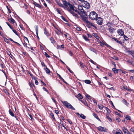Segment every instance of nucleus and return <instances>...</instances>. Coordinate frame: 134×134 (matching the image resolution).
<instances>
[{
    "mask_svg": "<svg viewBox=\"0 0 134 134\" xmlns=\"http://www.w3.org/2000/svg\"><path fill=\"white\" fill-rule=\"evenodd\" d=\"M105 45L106 46H107V47H108L110 49H111V46H110L109 45H108V44H107L106 43V44H105Z\"/></svg>",
    "mask_w": 134,
    "mask_h": 134,
    "instance_id": "nucleus-55",
    "label": "nucleus"
},
{
    "mask_svg": "<svg viewBox=\"0 0 134 134\" xmlns=\"http://www.w3.org/2000/svg\"><path fill=\"white\" fill-rule=\"evenodd\" d=\"M98 107L100 109L102 110L103 108H105V107L104 106L102 105H99L98 104Z\"/></svg>",
    "mask_w": 134,
    "mask_h": 134,
    "instance_id": "nucleus-24",
    "label": "nucleus"
},
{
    "mask_svg": "<svg viewBox=\"0 0 134 134\" xmlns=\"http://www.w3.org/2000/svg\"><path fill=\"white\" fill-rule=\"evenodd\" d=\"M92 35H93L97 40L99 39V37L97 34L96 33H93L92 34Z\"/></svg>",
    "mask_w": 134,
    "mask_h": 134,
    "instance_id": "nucleus-23",
    "label": "nucleus"
},
{
    "mask_svg": "<svg viewBox=\"0 0 134 134\" xmlns=\"http://www.w3.org/2000/svg\"><path fill=\"white\" fill-rule=\"evenodd\" d=\"M108 74L109 76L110 77H111L113 75L112 74L109 72H108Z\"/></svg>",
    "mask_w": 134,
    "mask_h": 134,
    "instance_id": "nucleus-50",
    "label": "nucleus"
},
{
    "mask_svg": "<svg viewBox=\"0 0 134 134\" xmlns=\"http://www.w3.org/2000/svg\"><path fill=\"white\" fill-rule=\"evenodd\" d=\"M62 19L65 22H67V20L63 16H61Z\"/></svg>",
    "mask_w": 134,
    "mask_h": 134,
    "instance_id": "nucleus-54",
    "label": "nucleus"
},
{
    "mask_svg": "<svg viewBox=\"0 0 134 134\" xmlns=\"http://www.w3.org/2000/svg\"><path fill=\"white\" fill-rule=\"evenodd\" d=\"M106 118H107L108 119V120L110 121V120H111V118H110L109 116H108L107 115H106Z\"/></svg>",
    "mask_w": 134,
    "mask_h": 134,
    "instance_id": "nucleus-59",
    "label": "nucleus"
},
{
    "mask_svg": "<svg viewBox=\"0 0 134 134\" xmlns=\"http://www.w3.org/2000/svg\"><path fill=\"white\" fill-rule=\"evenodd\" d=\"M111 58L113 59H114L117 60H118L119 59L118 58L114 56V57H112Z\"/></svg>",
    "mask_w": 134,
    "mask_h": 134,
    "instance_id": "nucleus-48",
    "label": "nucleus"
},
{
    "mask_svg": "<svg viewBox=\"0 0 134 134\" xmlns=\"http://www.w3.org/2000/svg\"><path fill=\"white\" fill-rule=\"evenodd\" d=\"M77 96L80 99H82L83 98V97L81 95V94L80 93H79L77 94Z\"/></svg>",
    "mask_w": 134,
    "mask_h": 134,
    "instance_id": "nucleus-43",
    "label": "nucleus"
},
{
    "mask_svg": "<svg viewBox=\"0 0 134 134\" xmlns=\"http://www.w3.org/2000/svg\"><path fill=\"white\" fill-rule=\"evenodd\" d=\"M80 115V117L83 119H85L86 118V116L82 114H81Z\"/></svg>",
    "mask_w": 134,
    "mask_h": 134,
    "instance_id": "nucleus-30",
    "label": "nucleus"
},
{
    "mask_svg": "<svg viewBox=\"0 0 134 134\" xmlns=\"http://www.w3.org/2000/svg\"><path fill=\"white\" fill-rule=\"evenodd\" d=\"M80 66L82 68H83L85 66L84 65H83V63L81 62H80Z\"/></svg>",
    "mask_w": 134,
    "mask_h": 134,
    "instance_id": "nucleus-40",
    "label": "nucleus"
},
{
    "mask_svg": "<svg viewBox=\"0 0 134 134\" xmlns=\"http://www.w3.org/2000/svg\"><path fill=\"white\" fill-rule=\"evenodd\" d=\"M130 132H132L133 133H134V127H131L130 129Z\"/></svg>",
    "mask_w": 134,
    "mask_h": 134,
    "instance_id": "nucleus-45",
    "label": "nucleus"
},
{
    "mask_svg": "<svg viewBox=\"0 0 134 134\" xmlns=\"http://www.w3.org/2000/svg\"><path fill=\"white\" fill-rule=\"evenodd\" d=\"M89 49L91 51H92L93 52H94L95 53H97V51L93 47H90L89 48Z\"/></svg>",
    "mask_w": 134,
    "mask_h": 134,
    "instance_id": "nucleus-18",
    "label": "nucleus"
},
{
    "mask_svg": "<svg viewBox=\"0 0 134 134\" xmlns=\"http://www.w3.org/2000/svg\"><path fill=\"white\" fill-rule=\"evenodd\" d=\"M61 102L63 103V104L67 108L71 109L73 110H75V108L67 101H61Z\"/></svg>",
    "mask_w": 134,
    "mask_h": 134,
    "instance_id": "nucleus-3",
    "label": "nucleus"
},
{
    "mask_svg": "<svg viewBox=\"0 0 134 134\" xmlns=\"http://www.w3.org/2000/svg\"><path fill=\"white\" fill-rule=\"evenodd\" d=\"M93 116L97 119L99 121H100V120L99 118L97 115L94 113H93Z\"/></svg>",
    "mask_w": 134,
    "mask_h": 134,
    "instance_id": "nucleus-15",
    "label": "nucleus"
},
{
    "mask_svg": "<svg viewBox=\"0 0 134 134\" xmlns=\"http://www.w3.org/2000/svg\"><path fill=\"white\" fill-rule=\"evenodd\" d=\"M75 7L73 5V9L71 10L73 11H74L75 12L78 13L79 15H80V12L78 10L77 8H75Z\"/></svg>",
    "mask_w": 134,
    "mask_h": 134,
    "instance_id": "nucleus-14",
    "label": "nucleus"
},
{
    "mask_svg": "<svg viewBox=\"0 0 134 134\" xmlns=\"http://www.w3.org/2000/svg\"><path fill=\"white\" fill-rule=\"evenodd\" d=\"M64 47V44H63L60 45H57V48L58 49H60L62 50L63 49Z\"/></svg>",
    "mask_w": 134,
    "mask_h": 134,
    "instance_id": "nucleus-11",
    "label": "nucleus"
},
{
    "mask_svg": "<svg viewBox=\"0 0 134 134\" xmlns=\"http://www.w3.org/2000/svg\"><path fill=\"white\" fill-rule=\"evenodd\" d=\"M125 40L126 41H128L129 38H128L125 35H124L123 36Z\"/></svg>",
    "mask_w": 134,
    "mask_h": 134,
    "instance_id": "nucleus-31",
    "label": "nucleus"
},
{
    "mask_svg": "<svg viewBox=\"0 0 134 134\" xmlns=\"http://www.w3.org/2000/svg\"><path fill=\"white\" fill-rule=\"evenodd\" d=\"M44 34L47 36H50V35L46 29H44Z\"/></svg>",
    "mask_w": 134,
    "mask_h": 134,
    "instance_id": "nucleus-17",
    "label": "nucleus"
},
{
    "mask_svg": "<svg viewBox=\"0 0 134 134\" xmlns=\"http://www.w3.org/2000/svg\"><path fill=\"white\" fill-rule=\"evenodd\" d=\"M108 29L111 34H113L114 31L115 29L114 28L110 27L108 28Z\"/></svg>",
    "mask_w": 134,
    "mask_h": 134,
    "instance_id": "nucleus-13",
    "label": "nucleus"
},
{
    "mask_svg": "<svg viewBox=\"0 0 134 134\" xmlns=\"http://www.w3.org/2000/svg\"><path fill=\"white\" fill-rule=\"evenodd\" d=\"M13 32L17 35H18V34L17 32L15 30H13Z\"/></svg>",
    "mask_w": 134,
    "mask_h": 134,
    "instance_id": "nucleus-49",
    "label": "nucleus"
},
{
    "mask_svg": "<svg viewBox=\"0 0 134 134\" xmlns=\"http://www.w3.org/2000/svg\"><path fill=\"white\" fill-rule=\"evenodd\" d=\"M112 63L113 64V65H114V68H116V65L115 64V63L114 62H113Z\"/></svg>",
    "mask_w": 134,
    "mask_h": 134,
    "instance_id": "nucleus-58",
    "label": "nucleus"
},
{
    "mask_svg": "<svg viewBox=\"0 0 134 134\" xmlns=\"http://www.w3.org/2000/svg\"><path fill=\"white\" fill-rule=\"evenodd\" d=\"M33 4L35 5V6H36V7H38L40 9H41L42 8V7L41 5L37 3L36 2H34Z\"/></svg>",
    "mask_w": 134,
    "mask_h": 134,
    "instance_id": "nucleus-12",
    "label": "nucleus"
},
{
    "mask_svg": "<svg viewBox=\"0 0 134 134\" xmlns=\"http://www.w3.org/2000/svg\"><path fill=\"white\" fill-rule=\"evenodd\" d=\"M45 54L46 56L47 57L49 58L50 57V56L48 55V54L47 53L45 52Z\"/></svg>",
    "mask_w": 134,
    "mask_h": 134,
    "instance_id": "nucleus-57",
    "label": "nucleus"
},
{
    "mask_svg": "<svg viewBox=\"0 0 134 134\" xmlns=\"http://www.w3.org/2000/svg\"><path fill=\"white\" fill-rule=\"evenodd\" d=\"M125 118L127 120H131L130 117L128 115H126Z\"/></svg>",
    "mask_w": 134,
    "mask_h": 134,
    "instance_id": "nucleus-39",
    "label": "nucleus"
},
{
    "mask_svg": "<svg viewBox=\"0 0 134 134\" xmlns=\"http://www.w3.org/2000/svg\"><path fill=\"white\" fill-rule=\"evenodd\" d=\"M43 89L44 90V91H46V92H47L48 93V90H47V89H46L45 87H43Z\"/></svg>",
    "mask_w": 134,
    "mask_h": 134,
    "instance_id": "nucleus-60",
    "label": "nucleus"
},
{
    "mask_svg": "<svg viewBox=\"0 0 134 134\" xmlns=\"http://www.w3.org/2000/svg\"><path fill=\"white\" fill-rule=\"evenodd\" d=\"M64 5H63V7L64 8V9L68 11L70 9H73V5L70 4L69 2H67L65 1H62Z\"/></svg>",
    "mask_w": 134,
    "mask_h": 134,
    "instance_id": "nucleus-1",
    "label": "nucleus"
},
{
    "mask_svg": "<svg viewBox=\"0 0 134 134\" xmlns=\"http://www.w3.org/2000/svg\"><path fill=\"white\" fill-rule=\"evenodd\" d=\"M100 45L102 47H103L104 45H105L106 43L103 42H100Z\"/></svg>",
    "mask_w": 134,
    "mask_h": 134,
    "instance_id": "nucleus-38",
    "label": "nucleus"
},
{
    "mask_svg": "<svg viewBox=\"0 0 134 134\" xmlns=\"http://www.w3.org/2000/svg\"><path fill=\"white\" fill-rule=\"evenodd\" d=\"M56 10L57 12L59 14H61V13L60 11L59 10V9H58V8H57L56 9Z\"/></svg>",
    "mask_w": 134,
    "mask_h": 134,
    "instance_id": "nucleus-56",
    "label": "nucleus"
},
{
    "mask_svg": "<svg viewBox=\"0 0 134 134\" xmlns=\"http://www.w3.org/2000/svg\"><path fill=\"white\" fill-rule=\"evenodd\" d=\"M67 121L69 122V124H72V122L71 120L69 119H67Z\"/></svg>",
    "mask_w": 134,
    "mask_h": 134,
    "instance_id": "nucleus-51",
    "label": "nucleus"
},
{
    "mask_svg": "<svg viewBox=\"0 0 134 134\" xmlns=\"http://www.w3.org/2000/svg\"><path fill=\"white\" fill-rule=\"evenodd\" d=\"M85 83L88 84H90L91 83L90 80H85Z\"/></svg>",
    "mask_w": 134,
    "mask_h": 134,
    "instance_id": "nucleus-29",
    "label": "nucleus"
},
{
    "mask_svg": "<svg viewBox=\"0 0 134 134\" xmlns=\"http://www.w3.org/2000/svg\"><path fill=\"white\" fill-rule=\"evenodd\" d=\"M126 52L127 53L131 55L132 56L134 55V51H130L126 50Z\"/></svg>",
    "mask_w": 134,
    "mask_h": 134,
    "instance_id": "nucleus-10",
    "label": "nucleus"
},
{
    "mask_svg": "<svg viewBox=\"0 0 134 134\" xmlns=\"http://www.w3.org/2000/svg\"><path fill=\"white\" fill-rule=\"evenodd\" d=\"M66 68L69 71V72H70L71 73H73V72L70 69V68L68 67V66H67V65H66Z\"/></svg>",
    "mask_w": 134,
    "mask_h": 134,
    "instance_id": "nucleus-37",
    "label": "nucleus"
},
{
    "mask_svg": "<svg viewBox=\"0 0 134 134\" xmlns=\"http://www.w3.org/2000/svg\"><path fill=\"white\" fill-rule=\"evenodd\" d=\"M38 27H36V35H37V38H39V37L38 36Z\"/></svg>",
    "mask_w": 134,
    "mask_h": 134,
    "instance_id": "nucleus-46",
    "label": "nucleus"
},
{
    "mask_svg": "<svg viewBox=\"0 0 134 134\" xmlns=\"http://www.w3.org/2000/svg\"><path fill=\"white\" fill-rule=\"evenodd\" d=\"M50 115L53 119L54 120H55V119L54 116V114L52 113L51 112L50 113Z\"/></svg>",
    "mask_w": 134,
    "mask_h": 134,
    "instance_id": "nucleus-36",
    "label": "nucleus"
},
{
    "mask_svg": "<svg viewBox=\"0 0 134 134\" xmlns=\"http://www.w3.org/2000/svg\"><path fill=\"white\" fill-rule=\"evenodd\" d=\"M112 71L114 72V74L117 73H118V69H116V68H113L112 70Z\"/></svg>",
    "mask_w": 134,
    "mask_h": 134,
    "instance_id": "nucleus-20",
    "label": "nucleus"
},
{
    "mask_svg": "<svg viewBox=\"0 0 134 134\" xmlns=\"http://www.w3.org/2000/svg\"><path fill=\"white\" fill-rule=\"evenodd\" d=\"M83 9L82 6L80 5H78V9L80 11L81 10Z\"/></svg>",
    "mask_w": 134,
    "mask_h": 134,
    "instance_id": "nucleus-41",
    "label": "nucleus"
},
{
    "mask_svg": "<svg viewBox=\"0 0 134 134\" xmlns=\"http://www.w3.org/2000/svg\"><path fill=\"white\" fill-rule=\"evenodd\" d=\"M86 97V98L88 99V100L89 99H90L91 96L88 95V94H86L85 95Z\"/></svg>",
    "mask_w": 134,
    "mask_h": 134,
    "instance_id": "nucleus-47",
    "label": "nucleus"
},
{
    "mask_svg": "<svg viewBox=\"0 0 134 134\" xmlns=\"http://www.w3.org/2000/svg\"><path fill=\"white\" fill-rule=\"evenodd\" d=\"M50 40L51 42L53 44H54L55 42V41L53 37H51L50 38Z\"/></svg>",
    "mask_w": 134,
    "mask_h": 134,
    "instance_id": "nucleus-35",
    "label": "nucleus"
},
{
    "mask_svg": "<svg viewBox=\"0 0 134 134\" xmlns=\"http://www.w3.org/2000/svg\"><path fill=\"white\" fill-rule=\"evenodd\" d=\"M122 103L125 104L126 106H128L129 104V103L127 102L126 100L124 99H123L122 100Z\"/></svg>",
    "mask_w": 134,
    "mask_h": 134,
    "instance_id": "nucleus-21",
    "label": "nucleus"
},
{
    "mask_svg": "<svg viewBox=\"0 0 134 134\" xmlns=\"http://www.w3.org/2000/svg\"><path fill=\"white\" fill-rule=\"evenodd\" d=\"M57 3V4L59 6L63 8L64 7L63 6V5L62 4V3L59 2L57 1H55Z\"/></svg>",
    "mask_w": 134,
    "mask_h": 134,
    "instance_id": "nucleus-19",
    "label": "nucleus"
},
{
    "mask_svg": "<svg viewBox=\"0 0 134 134\" xmlns=\"http://www.w3.org/2000/svg\"><path fill=\"white\" fill-rule=\"evenodd\" d=\"M122 130L124 133H127L129 131L127 128L125 127H123Z\"/></svg>",
    "mask_w": 134,
    "mask_h": 134,
    "instance_id": "nucleus-16",
    "label": "nucleus"
},
{
    "mask_svg": "<svg viewBox=\"0 0 134 134\" xmlns=\"http://www.w3.org/2000/svg\"><path fill=\"white\" fill-rule=\"evenodd\" d=\"M87 16L86 14H83L81 16L82 19L83 21L86 22L88 21V20L87 19Z\"/></svg>",
    "mask_w": 134,
    "mask_h": 134,
    "instance_id": "nucleus-6",
    "label": "nucleus"
},
{
    "mask_svg": "<svg viewBox=\"0 0 134 134\" xmlns=\"http://www.w3.org/2000/svg\"><path fill=\"white\" fill-rule=\"evenodd\" d=\"M9 113L12 116H14V114L13 112L10 110H9Z\"/></svg>",
    "mask_w": 134,
    "mask_h": 134,
    "instance_id": "nucleus-28",
    "label": "nucleus"
},
{
    "mask_svg": "<svg viewBox=\"0 0 134 134\" xmlns=\"http://www.w3.org/2000/svg\"><path fill=\"white\" fill-rule=\"evenodd\" d=\"M106 25L110 27H111L113 25V23H112L108 22L107 24Z\"/></svg>",
    "mask_w": 134,
    "mask_h": 134,
    "instance_id": "nucleus-22",
    "label": "nucleus"
},
{
    "mask_svg": "<svg viewBox=\"0 0 134 134\" xmlns=\"http://www.w3.org/2000/svg\"><path fill=\"white\" fill-rule=\"evenodd\" d=\"M73 16H75L77 18H79V16L78 15L75 13L74 11H73L72 10H71V9H70L68 11Z\"/></svg>",
    "mask_w": 134,
    "mask_h": 134,
    "instance_id": "nucleus-8",
    "label": "nucleus"
},
{
    "mask_svg": "<svg viewBox=\"0 0 134 134\" xmlns=\"http://www.w3.org/2000/svg\"><path fill=\"white\" fill-rule=\"evenodd\" d=\"M117 32L119 35L121 36H123L124 35V31L121 29H119L118 30Z\"/></svg>",
    "mask_w": 134,
    "mask_h": 134,
    "instance_id": "nucleus-9",
    "label": "nucleus"
},
{
    "mask_svg": "<svg viewBox=\"0 0 134 134\" xmlns=\"http://www.w3.org/2000/svg\"><path fill=\"white\" fill-rule=\"evenodd\" d=\"M83 7L86 8L88 9L90 7V4L87 2L84 1L83 4Z\"/></svg>",
    "mask_w": 134,
    "mask_h": 134,
    "instance_id": "nucleus-7",
    "label": "nucleus"
},
{
    "mask_svg": "<svg viewBox=\"0 0 134 134\" xmlns=\"http://www.w3.org/2000/svg\"><path fill=\"white\" fill-rule=\"evenodd\" d=\"M83 38L86 41H89V39L88 38V36L86 35H83Z\"/></svg>",
    "mask_w": 134,
    "mask_h": 134,
    "instance_id": "nucleus-25",
    "label": "nucleus"
},
{
    "mask_svg": "<svg viewBox=\"0 0 134 134\" xmlns=\"http://www.w3.org/2000/svg\"><path fill=\"white\" fill-rule=\"evenodd\" d=\"M55 113L57 114L59 113V111L58 110H55Z\"/></svg>",
    "mask_w": 134,
    "mask_h": 134,
    "instance_id": "nucleus-63",
    "label": "nucleus"
},
{
    "mask_svg": "<svg viewBox=\"0 0 134 134\" xmlns=\"http://www.w3.org/2000/svg\"><path fill=\"white\" fill-rule=\"evenodd\" d=\"M98 130L100 131L106 132L108 130L105 128L101 126H99L97 128Z\"/></svg>",
    "mask_w": 134,
    "mask_h": 134,
    "instance_id": "nucleus-5",
    "label": "nucleus"
},
{
    "mask_svg": "<svg viewBox=\"0 0 134 134\" xmlns=\"http://www.w3.org/2000/svg\"><path fill=\"white\" fill-rule=\"evenodd\" d=\"M86 23H88L89 24V25H90L91 26H93V27H94V26L93 25V24L90 23V22L88 21H87Z\"/></svg>",
    "mask_w": 134,
    "mask_h": 134,
    "instance_id": "nucleus-42",
    "label": "nucleus"
},
{
    "mask_svg": "<svg viewBox=\"0 0 134 134\" xmlns=\"http://www.w3.org/2000/svg\"><path fill=\"white\" fill-rule=\"evenodd\" d=\"M83 103L85 105H87V102L85 101V100H83Z\"/></svg>",
    "mask_w": 134,
    "mask_h": 134,
    "instance_id": "nucleus-64",
    "label": "nucleus"
},
{
    "mask_svg": "<svg viewBox=\"0 0 134 134\" xmlns=\"http://www.w3.org/2000/svg\"><path fill=\"white\" fill-rule=\"evenodd\" d=\"M24 41L25 42H29V41L28 38L24 36Z\"/></svg>",
    "mask_w": 134,
    "mask_h": 134,
    "instance_id": "nucleus-44",
    "label": "nucleus"
},
{
    "mask_svg": "<svg viewBox=\"0 0 134 134\" xmlns=\"http://www.w3.org/2000/svg\"><path fill=\"white\" fill-rule=\"evenodd\" d=\"M46 72V73L48 74H50V70H49L47 67H46V69H45Z\"/></svg>",
    "mask_w": 134,
    "mask_h": 134,
    "instance_id": "nucleus-27",
    "label": "nucleus"
},
{
    "mask_svg": "<svg viewBox=\"0 0 134 134\" xmlns=\"http://www.w3.org/2000/svg\"><path fill=\"white\" fill-rule=\"evenodd\" d=\"M118 131H120V132L116 131L115 134H123L122 132L120 130V129H119L118 130Z\"/></svg>",
    "mask_w": 134,
    "mask_h": 134,
    "instance_id": "nucleus-33",
    "label": "nucleus"
},
{
    "mask_svg": "<svg viewBox=\"0 0 134 134\" xmlns=\"http://www.w3.org/2000/svg\"><path fill=\"white\" fill-rule=\"evenodd\" d=\"M11 21L12 23H13V24H14V23H15V20L12 18H11Z\"/></svg>",
    "mask_w": 134,
    "mask_h": 134,
    "instance_id": "nucleus-53",
    "label": "nucleus"
},
{
    "mask_svg": "<svg viewBox=\"0 0 134 134\" xmlns=\"http://www.w3.org/2000/svg\"><path fill=\"white\" fill-rule=\"evenodd\" d=\"M57 75L59 76V78L61 80H63V79L61 77V76L58 73H57Z\"/></svg>",
    "mask_w": 134,
    "mask_h": 134,
    "instance_id": "nucleus-52",
    "label": "nucleus"
},
{
    "mask_svg": "<svg viewBox=\"0 0 134 134\" xmlns=\"http://www.w3.org/2000/svg\"><path fill=\"white\" fill-rule=\"evenodd\" d=\"M69 54L71 56H72L73 54L70 51H69Z\"/></svg>",
    "mask_w": 134,
    "mask_h": 134,
    "instance_id": "nucleus-62",
    "label": "nucleus"
},
{
    "mask_svg": "<svg viewBox=\"0 0 134 134\" xmlns=\"http://www.w3.org/2000/svg\"><path fill=\"white\" fill-rule=\"evenodd\" d=\"M76 29L77 31H81V28L79 27H77L76 28Z\"/></svg>",
    "mask_w": 134,
    "mask_h": 134,
    "instance_id": "nucleus-61",
    "label": "nucleus"
},
{
    "mask_svg": "<svg viewBox=\"0 0 134 134\" xmlns=\"http://www.w3.org/2000/svg\"><path fill=\"white\" fill-rule=\"evenodd\" d=\"M103 21V19L100 17L97 18L96 19V23L99 25H101L102 24Z\"/></svg>",
    "mask_w": 134,
    "mask_h": 134,
    "instance_id": "nucleus-4",
    "label": "nucleus"
},
{
    "mask_svg": "<svg viewBox=\"0 0 134 134\" xmlns=\"http://www.w3.org/2000/svg\"><path fill=\"white\" fill-rule=\"evenodd\" d=\"M112 39H114V41H116L117 43H119V44L121 43H120V41L119 40H117V39L116 38L114 37V38H112Z\"/></svg>",
    "mask_w": 134,
    "mask_h": 134,
    "instance_id": "nucleus-34",
    "label": "nucleus"
},
{
    "mask_svg": "<svg viewBox=\"0 0 134 134\" xmlns=\"http://www.w3.org/2000/svg\"><path fill=\"white\" fill-rule=\"evenodd\" d=\"M7 54L13 60L15 59L14 57L12 54L10 52H9V53H8Z\"/></svg>",
    "mask_w": 134,
    "mask_h": 134,
    "instance_id": "nucleus-26",
    "label": "nucleus"
},
{
    "mask_svg": "<svg viewBox=\"0 0 134 134\" xmlns=\"http://www.w3.org/2000/svg\"><path fill=\"white\" fill-rule=\"evenodd\" d=\"M80 14H81L82 15H83V14H86L85 11H84V9H82L81 10H80Z\"/></svg>",
    "mask_w": 134,
    "mask_h": 134,
    "instance_id": "nucleus-32",
    "label": "nucleus"
},
{
    "mask_svg": "<svg viewBox=\"0 0 134 134\" xmlns=\"http://www.w3.org/2000/svg\"><path fill=\"white\" fill-rule=\"evenodd\" d=\"M89 17L92 20H95L98 16L97 14L94 11L91 12L89 15Z\"/></svg>",
    "mask_w": 134,
    "mask_h": 134,
    "instance_id": "nucleus-2",
    "label": "nucleus"
}]
</instances>
